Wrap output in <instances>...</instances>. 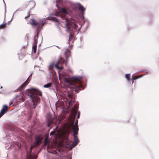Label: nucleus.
Wrapping results in <instances>:
<instances>
[{
  "mask_svg": "<svg viewBox=\"0 0 159 159\" xmlns=\"http://www.w3.org/2000/svg\"><path fill=\"white\" fill-rule=\"evenodd\" d=\"M55 133V131H52L50 134V135H53Z\"/></svg>",
  "mask_w": 159,
  "mask_h": 159,
  "instance_id": "c85d7f7f",
  "label": "nucleus"
},
{
  "mask_svg": "<svg viewBox=\"0 0 159 159\" xmlns=\"http://www.w3.org/2000/svg\"><path fill=\"white\" fill-rule=\"evenodd\" d=\"M132 80V84H133L134 83V80Z\"/></svg>",
  "mask_w": 159,
  "mask_h": 159,
  "instance_id": "2f4dec72",
  "label": "nucleus"
},
{
  "mask_svg": "<svg viewBox=\"0 0 159 159\" xmlns=\"http://www.w3.org/2000/svg\"><path fill=\"white\" fill-rule=\"evenodd\" d=\"M38 39V34H37L36 35H35L34 38V45H37V39Z\"/></svg>",
  "mask_w": 159,
  "mask_h": 159,
  "instance_id": "6ab92c4d",
  "label": "nucleus"
},
{
  "mask_svg": "<svg viewBox=\"0 0 159 159\" xmlns=\"http://www.w3.org/2000/svg\"><path fill=\"white\" fill-rule=\"evenodd\" d=\"M7 23L3 24L0 25V29H3L6 28Z\"/></svg>",
  "mask_w": 159,
  "mask_h": 159,
  "instance_id": "5701e85b",
  "label": "nucleus"
},
{
  "mask_svg": "<svg viewBox=\"0 0 159 159\" xmlns=\"http://www.w3.org/2000/svg\"><path fill=\"white\" fill-rule=\"evenodd\" d=\"M65 62V59L61 57H59L58 60L57 61L56 63H52V65L58 69L62 70L63 69L62 65Z\"/></svg>",
  "mask_w": 159,
  "mask_h": 159,
  "instance_id": "39448f33",
  "label": "nucleus"
},
{
  "mask_svg": "<svg viewBox=\"0 0 159 159\" xmlns=\"http://www.w3.org/2000/svg\"><path fill=\"white\" fill-rule=\"evenodd\" d=\"M131 75L130 74H127L125 75V78L128 81L129 83L130 82V78Z\"/></svg>",
  "mask_w": 159,
  "mask_h": 159,
  "instance_id": "a211bd4d",
  "label": "nucleus"
},
{
  "mask_svg": "<svg viewBox=\"0 0 159 159\" xmlns=\"http://www.w3.org/2000/svg\"><path fill=\"white\" fill-rule=\"evenodd\" d=\"M69 26L70 27L69 30H68V29L66 28V27L67 29L66 31L67 32L69 31L71 27H73V28L75 29H76L77 27H78V25L75 23V20H74V22L71 24L70 25H69Z\"/></svg>",
  "mask_w": 159,
  "mask_h": 159,
  "instance_id": "2eb2a0df",
  "label": "nucleus"
},
{
  "mask_svg": "<svg viewBox=\"0 0 159 159\" xmlns=\"http://www.w3.org/2000/svg\"><path fill=\"white\" fill-rule=\"evenodd\" d=\"M16 101L18 102H23L25 101V99L22 95H17L16 96Z\"/></svg>",
  "mask_w": 159,
  "mask_h": 159,
  "instance_id": "4468645a",
  "label": "nucleus"
},
{
  "mask_svg": "<svg viewBox=\"0 0 159 159\" xmlns=\"http://www.w3.org/2000/svg\"><path fill=\"white\" fill-rule=\"evenodd\" d=\"M37 158V155L32 156L31 154L27 157V159H36Z\"/></svg>",
  "mask_w": 159,
  "mask_h": 159,
  "instance_id": "aec40b11",
  "label": "nucleus"
},
{
  "mask_svg": "<svg viewBox=\"0 0 159 159\" xmlns=\"http://www.w3.org/2000/svg\"><path fill=\"white\" fill-rule=\"evenodd\" d=\"M25 94L29 96L30 98H32L34 101L40 100V98L37 95L42 96V92L39 90L36 89H28L26 91Z\"/></svg>",
  "mask_w": 159,
  "mask_h": 159,
  "instance_id": "7ed1b4c3",
  "label": "nucleus"
},
{
  "mask_svg": "<svg viewBox=\"0 0 159 159\" xmlns=\"http://www.w3.org/2000/svg\"><path fill=\"white\" fill-rule=\"evenodd\" d=\"M69 57V56H68L67 55H66V61L65 62V65H67V58Z\"/></svg>",
  "mask_w": 159,
  "mask_h": 159,
  "instance_id": "cd10ccee",
  "label": "nucleus"
},
{
  "mask_svg": "<svg viewBox=\"0 0 159 159\" xmlns=\"http://www.w3.org/2000/svg\"><path fill=\"white\" fill-rule=\"evenodd\" d=\"M30 24L32 25L37 26V29H39L40 27H42L44 25V23H43V20H40L39 21H36L34 19L30 20Z\"/></svg>",
  "mask_w": 159,
  "mask_h": 159,
  "instance_id": "0eeeda50",
  "label": "nucleus"
},
{
  "mask_svg": "<svg viewBox=\"0 0 159 159\" xmlns=\"http://www.w3.org/2000/svg\"><path fill=\"white\" fill-rule=\"evenodd\" d=\"M74 35L72 33H70L69 34V39H73V37Z\"/></svg>",
  "mask_w": 159,
  "mask_h": 159,
  "instance_id": "a878e982",
  "label": "nucleus"
},
{
  "mask_svg": "<svg viewBox=\"0 0 159 159\" xmlns=\"http://www.w3.org/2000/svg\"><path fill=\"white\" fill-rule=\"evenodd\" d=\"M78 130L79 128L78 126H73V136H74V140L75 143H73L71 145L70 148V149H72L73 148L75 147L79 142V141L77 136L78 134Z\"/></svg>",
  "mask_w": 159,
  "mask_h": 159,
  "instance_id": "20e7f679",
  "label": "nucleus"
},
{
  "mask_svg": "<svg viewBox=\"0 0 159 159\" xmlns=\"http://www.w3.org/2000/svg\"><path fill=\"white\" fill-rule=\"evenodd\" d=\"M43 87L45 88H52V82L46 84L44 85L43 86Z\"/></svg>",
  "mask_w": 159,
  "mask_h": 159,
  "instance_id": "dca6fc26",
  "label": "nucleus"
},
{
  "mask_svg": "<svg viewBox=\"0 0 159 159\" xmlns=\"http://www.w3.org/2000/svg\"><path fill=\"white\" fill-rule=\"evenodd\" d=\"M31 99L32 101L33 102L32 107L34 109H35L36 107V104L37 103L39 100H36V101H34L32 100V98H30Z\"/></svg>",
  "mask_w": 159,
  "mask_h": 159,
  "instance_id": "f3484780",
  "label": "nucleus"
},
{
  "mask_svg": "<svg viewBox=\"0 0 159 159\" xmlns=\"http://www.w3.org/2000/svg\"><path fill=\"white\" fill-rule=\"evenodd\" d=\"M43 138L40 135L36 136L35 137V141L31 145L30 148V152H31L32 150L34 147H37L41 143V142Z\"/></svg>",
  "mask_w": 159,
  "mask_h": 159,
  "instance_id": "423d86ee",
  "label": "nucleus"
},
{
  "mask_svg": "<svg viewBox=\"0 0 159 159\" xmlns=\"http://www.w3.org/2000/svg\"><path fill=\"white\" fill-rule=\"evenodd\" d=\"M2 88V86H1V88Z\"/></svg>",
  "mask_w": 159,
  "mask_h": 159,
  "instance_id": "72a5a7b5",
  "label": "nucleus"
},
{
  "mask_svg": "<svg viewBox=\"0 0 159 159\" xmlns=\"http://www.w3.org/2000/svg\"><path fill=\"white\" fill-rule=\"evenodd\" d=\"M29 77L28 78L27 80L25 82H24L22 84V85L18 88V89H16L15 91V92H17V90H18L19 91H21L23 89L27 84L28 80Z\"/></svg>",
  "mask_w": 159,
  "mask_h": 159,
  "instance_id": "ddd939ff",
  "label": "nucleus"
},
{
  "mask_svg": "<svg viewBox=\"0 0 159 159\" xmlns=\"http://www.w3.org/2000/svg\"><path fill=\"white\" fill-rule=\"evenodd\" d=\"M56 6H57V7H58V6L57 4H56Z\"/></svg>",
  "mask_w": 159,
  "mask_h": 159,
  "instance_id": "473e14b6",
  "label": "nucleus"
},
{
  "mask_svg": "<svg viewBox=\"0 0 159 159\" xmlns=\"http://www.w3.org/2000/svg\"><path fill=\"white\" fill-rule=\"evenodd\" d=\"M9 108V107L8 106L6 105L3 106L0 112V118L7 111V110Z\"/></svg>",
  "mask_w": 159,
  "mask_h": 159,
  "instance_id": "9d476101",
  "label": "nucleus"
},
{
  "mask_svg": "<svg viewBox=\"0 0 159 159\" xmlns=\"http://www.w3.org/2000/svg\"><path fill=\"white\" fill-rule=\"evenodd\" d=\"M80 117V113H79L78 114L77 118H79Z\"/></svg>",
  "mask_w": 159,
  "mask_h": 159,
  "instance_id": "7c9ffc66",
  "label": "nucleus"
},
{
  "mask_svg": "<svg viewBox=\"0 0 159 159\" xmlns=\"http://www.w3.org/2000/svg\"><path fill=\"white\" fill-rule=\"evenodd\" d=\"M51 20H52V21H54L56 22H57L58 21V20L57 19L54 17H50Z\"/></svg>",
  "mask_w": 159,
  "mask_h": 159,
  "instance_id": "393cba45",
  "label": "nucleus"
},
{
  "mask_svg": "<svg viewBox=\"0 0 159 159\" xmlns=\"http://www.w3.org/2000/svg\"><path fill=\"white\" fill-rule=\"evenodd\" d=\"M55 15L57 16H60L63 20H65L66 21V25L68 30H69L70 27L69 25H70L74 22V20L72 18L65 8H62L60 12H56Z\"/></svg>",
  "mask_w": 159,
  "mask_h": 159,
  "instance_id": "f257e3e1",
  "label": "nucleus"
},
{
  "mask_svg": "<svg viewBox=\"0 0 159 159\" xmlns=\"http://www.w3.org/2000/svg\"><path fill=\"white\" fill-rule=\"evenodd\" d=\"M143 76V75H138L136 76H134L131 79V80H134L137 79Z\"/></svg>",
  "mask_w": 159,
  "mask_h": 159,
  "instance_id": "4be33fe9",
  "label": "nucleus"
},
{
  "mask_svg": "<svg viewBox=\"0 0 159 159\" xmlns=\"http://www.w3.org/2000/svg\"><path fill=\"white\" fill-rule=\"evenodd\" d=\"M9 108V107L8 106L6 105L3 106L0 112V118L7 111V110Z\"/></svg>",
  "mask_w": 159,
  "mask_h": 159,
  "instance_id": "9b49d317",
  "label": "nucleus"
},
{
  "mask_svg": "<svg viewBox=\"0 0 159 159\" xmlns=\"http://www.w3.org/2000/svg\"><path fill=\"white\" fill-rule=\"evenodd\" d=\"M81 80L80 78L77 77H73V80L75 84L67 79H65V81L68 84V87L72 91L78 93L81 90L80 88H83Z\"/></svg>",
  "mask_w": 159,
  "mask_h": 159,
  "instance_id": "f03ea898",
  "label": "nucleus"
},
{
  "mask_svg": "<svg viewBox=\"0 0 159 159\" xmlns=\"http://www.w3.org/2000/svg\"><path fill=\"white\" fill-rule=\"evenodd\" d=\"M30 16V11H28L27 13V15L25 17V19H26L27 18H28Z\"/></svg>",
  "mask_w": 159,
  "mask_h": 159,
  "instance_id": "bb28decb",
  "label": "nucleus"
},
{
  "mask_svg": "<svg viewBox=\"0 0 159 159\" xmlns=\"http://www.w3.org/2000/svg\"><path fill=\"white\" fill-rule=\"evenodd\" d=\"M72 117H73V119H71L70 120L71 123H69L67 125V128L68 130H70V131L71 130V128L72 127L73 129V126H78V120H77L76 122L75 123V125H74V120H75V118L74 119V116H72Z\"/></svg>",
  "mask_w": 159,
  "mask_h": 159,
  "instance_id": "6e6552de",
  "label": "nucleus"
},
{
  "mask_svg": "<svg viewBox=\"0 0 159 159\" xmlns=\"http://www.w3.org/2000/svg\"><path fill=\"white\" fill-rule=\"evenodd\" d=\"M74 98L73 95L71 93H69L68 95V98L67 101H68L69 105L71 106L73 103L74 101L73 100Z\"/></svg>",
  "mask_w": 159,
  "mask_h": 159,
  "instance_id": "1a4fd4ad",
  "label": "nucleus"
},
{
  "mask_svg": "<svg viewBox=\"0 0 159 159\" xmlns=\"http://www.w3.org/2000/svg\"><path fill=\"white\" fill-rule=\"evenodd\" d=\"M78 8L79 10L81 11L82 13H83L84 11L85 10V9L81 5H79Z\"/></svg>",
  "mask_w": 159,
  "mask_h": 159,
  "instance_id": "412c9836",
  "label": "nucleus"
},
{
  "mask_svg": "<svg viewBox=\"0 0 159 159\" xmlns=\"http://www.w3.org/2000/svg\"><path fill=\"white\" fill-rule=\"evenodd\" d=\"M78 106L75 105L74 106V107L72 108L71 113L72 114V116H74V118L75 119L77 114Z\"/></svg>",
  "mask_w": 159,
  "mask_h": 159,
  "instance_id": "f8f14e48",
  "label": "nucleus"
},
{
  "mask_svg": "<svg viewBox=\"0 0 159 159\" xmlns=\"http://www.w3.org/2000/svg\"><path fill=\"white\" fill-rule=\"evenodd\" d=\"M36 49H37V45H33V50L34 51V52L35 53H36Z\"/></svg>",
  "mask_w": 159,
  "mask_h": 159,
  "instance_id": "b1692460",
  "label": "nucleus"
},
{
  "mask_svg": "<svg viewBox=\"0 0 159 159\" xmlns=\"http://www.w3.org/2000/svg\"><path fill=\"white\" fill-rule=\"evenodd\" d=\"M61 0H56L57 2H61Z\"/></svg>",
  "mask_w": 159,
  "mask_h": 159,
  "instance_id": "c756f323",
  "label": "nucleus"
}]
</instances>
